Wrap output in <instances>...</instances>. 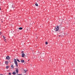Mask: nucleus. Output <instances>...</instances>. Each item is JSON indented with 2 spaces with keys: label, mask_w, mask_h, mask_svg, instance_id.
<instances>
[{
  "label": "nucleus",
  "mask_w": 75,
  "mask_h": 75,
  "mask_svg": "<svg viewBox=\"0 0 75 75\" xmlns=\"http://www.w3.org/2000/svg\"><path fill=\"white\" fill-rule=\"evenodd\" d=\"M14 62L16 66V67H18V64L17 63V62L16 61V60L15 59H14Z\"/></svg>",
  "instance_id": "nucleus-1"
},
{
  "label": "nucleus",
  "mask_w": 75,
  "mask_h": 75,
  "mask_svg": "<svg viewBox=\"0 0 75 75\" xmlns=\"http://www.w3.org/2000/svg\"><path fill=\"white\" fill-rule=\"evenodd\" d=\"M58 30H59V26H57V27L55 28V30L56 31H57Z\"/></svg>",
  "instance_id": "nucleus-2"
},
{
  "label": "nucleus",
  "mask_w": 75,
  "mask_h": 75,
  "mask_svg": "<svg viewBox=\"0 0 75 75\" xmlns=\"http://www.w3.org/2000/svg\"><path fill=\"white\" fill-rule=\"evenodd\" d=\"M25 54H24V53L23 52H22V57H24V55Z\"/></svg>",
  "instance_id": "nucleus-3"
},
{
  "label": "nucleus",
  "mask_w": 75,
  "mask_h": 75,
  "mask_svg": "<svg viewBox=\"0 0 75 75\" xmlns=\"http://www.w3.org/2000/svg\"><path fill=\"white\" fill-rule=\"evenodd\" d=\"M16 74H18V69H16Z\"/></svg>",
  "instance_id": "nucleus-4"
},
{
  "label": "nucleus",
  "mask_w": 75,
  "mask_h": 75,
  "mask_svg": "<svg viewBox=\"0 0 75 75\" xmlns=\"http://www.w3.org/2000/svg\"><path fill=\"white\" fill-rule=\"evenodd\" d=\"M6 58L7 59H10V57L9 56H8L6 57Z\"/></svg>",
  "instance_id": "nucleus-5"
},
{
  "label": "nucleus",
  "mask_w": 75,
  "mask_h": 75,
  "mask_svg": "<svg viewBox=\"0 0 75 75\" xmlns=\"http://www.w3.org/2000/svg\"><path fill=\"white\" fill-rule=\"evenodd\" d=\"M16 72H14L12 73L13 75H16Z\"/></svg>",
  "instance_id": "nucleus-6"
},
{
  "label": "nucleus",
  "mask_w": 75,
  "mask_h": 75,
  "mask_svg": "<svg viewBox=\"0 0 75 75\" xmlns=\"http://www.w3.org/2000/svg\"><path fill=\"white\" fill-rule=\"evenodd\" d=\"M26 74V72H23V75H25Z\"/></svg>",
  "instance_id": "nucleus-7"
},
{
  "label": "nucleus",
  "mask_w": 75,
  "mask_h": 75,
  "mask_svg": "<svg viewBox=\"0 0 75 75\" xmlns=\"http://www.w3.org/2000/svg\"><path fill=\"white\" fill-rule=\"evenodd\" d=\"M5 64H6V65H7V64H8V61H5Z\"/></svg>",
  "instance_id": "nucleus-8"
},
{
  "label": "nucleus",
  "mask_w": 75,
  "mask_h": 75,
  "mask_svg": "<svg viewBox=\"0 0 75 75\" xmlns=\"http://www.w3.org/2000/svg\"><path fill=\"white\" fill-rule=\"evenodd\" d=\"M19 30H22L23 29V28H18Z\"/></svg>",
  "instance_id": "nucleus-9"
},
{
  "label": "nucleus",
  "mask_w": 75,
  "mask_h": 75,
  "mask_svg": "<svg viewBox=\"0 0 75 75\" xmlns=\"http://www.w3.org/2000/svg\"><path fill=\"white\" fill-rule=\"evenodd\" d=\"M21 62H24V60H21Z\"/></svg>",
  "instance_id": "nucleus-10"
},
{
  "label": "nucleus",
  "mask_w": 75,
  "mask_h": 75,
  "mask_svg": "<svg viewBox=\"0 0 75 75\" xmlns=\"http://www.w3.org/2000/svg\"><path fill=\"white\" fill-rule=\"evenodd\" d=\"M13 64H12L11 66V67H12V68H13L14 67H13Z\"/></svg>",
  "instance_id": "nucleus-11"
},
{
  "label": "nucleus",
  "mask_w": 75,
  "mask_h": 75,
  "mask_svg": "<svg viewBox=\"0 0 75 75\" xmlns=\"http://www.w3.org/2000/svg\"><path fill=\"white\" fill-rule=\"evenodd\" d=\"M17 61H18V62H20V61H19V60L17 59Z\"/></svg>",
  "instance_id": "nucleus-12"
},
{
  "label": "nucleus",
  "mask_w": 75,
  "mask_h": 75,
  "mask_svg": "<svg viewBox=\"0 0 75 75\" xmlns=\"http://www.w3.org/2000/svg\"><path fill=\"white\" fill-rule=\"evenodd\" d=\"M35 5L36 6H38V4H35Z\"/></svg>",
  "instance_id": "nucleus-13"
},
{
  "label": "nucleus",
  "mask_w": 75,
  "mask_h": 75,
  "mask_svg": "<svg viewBox=\"0 0 75 75\" xmlns=\"http://www.w3.org/2000/svg\"><path fill=\"white\" fill-rule=\"evenodd\" d=\"M9 67H8V66H6V69H8Z\"/></svg>",
  "instance_id": "nucleus-14"
},
{
  "label": "nucleus",
  "mask_w": 75,
  "mask_h": 75,
  "mask_svg": "<svg viewBox=\"0 0 75 75\" xmlns=\"http://www.w3.org/2000/svg\"><path fill=\"white\" fill-rule=\"evenodd\" d=\"M24 72H27V70L26 69H24Z\"/></svg>",
  "instance_id": "nucleus-15"
},
{
  "label": "nucleus",
  "mask_w": 75,
  "mask_h": 75,
  "mask_svg": "<svg viewBox=\"0 0 75 75\" xmlns=\"http://www.w3.org/2000/svg\"><path fill=\"white\" fill-rule=\"evenodd\" d=\"M45 44H46V45L48 44V42H46Z\"/></svg>",
  "instance_id": "nucleus-16"
},
{
  "label": "nucleus",
  "mask_w": 75,
  "mask_h": 75,
  "mask_svg": "<svg viewBox=\"0 0 75 75\" xmlns=\"http://www.w3.org/2000/svg\"><path fill=\"white\" fill-rule=\"evenodd\" d=\"M3 37L4 39H5V38H6L5 37V36H3Z\"/></svg>",
  "instance_id": "nucleus-17"
},
{
  "label": "nucleus",
  "mask_w": 75,
  "mask_h": 75,
  "mask_svg": "<svg viewBox=\"0 0 75 75\" xmlns=\"http://www.w3.org/2000/svg\"><path fill=\"white\" fill-rule=\"evenodd\" d=\"M8 75H11V73H8Z\"/></svg>",
  "instance_id": "nucleus-18"
},
{
  "label": "nucleus",
  "mask_w": 75,
  "mask_h": 75,
  "mask_svg": "<svg viewBox=\"0 0 75 75\" xmlns=\"http://www.w3.org/2000/svg\"><path fill=\"white\" fill-rule=\"evenodd\" d=\"M11 33H14V31H12Z\"/></svg>",
  "instance_id": "nucleus-19"
},
{
  "label": "nucleus",
  "mask_w": 75,
  "mask_h": 75,
  "mask_svg": "<svg viewBox=\"0 0 75 75\" xmlns=\"http://www.w3.org/2000/svg\"><path fill=\"white\" fill-rule=\"evenodd\" d=\"M4 40L5 41V42H6V39H4Z\"/></svg>",
  "instance_id": "nucleus-20"
},
{
  "label": "nucleus",
  "mask_w": 75,
  "mask_h": 75,
  "mask_svg": "<svg viewBox=\"0 0 75 75\" xmlns=\"http://www.w3.org/2000/svg\"><path fill=\"white\" fill-rule=\"evenodd\" d=\"M29 75V74H26V75Z\"/></svg>",
  "instance_id": "nucleus-21"
},
{
  "label": "nucleus",
  "mask_w": 75,
  "mask_h": 75,
  "mask_svg": "<svg viewBox=\"0 0 75 75\" xmlns=\"http://www.w3.org/2000/svg\"><path fill=\"white\" fill-rule=\"evenodd\" d=\"M16 75H21V74H18H18H17Z\"/></svg>",
  "instance_id": "nucleus-22"
},
{
  "label": "nucleus",
  "mask_w": 75,
  "mask_h": 75,
  "mask_svg": "<svg viewBox=\"0 0 75 75\" xmlns=\"http://www.w3.org/2000/svg\"><path fill=\"white\" fill-rule=\"evenodd\" d=\"M0 75H3V74H0Z\"/></svg>",
  "instance_id": "nucleus-23"
},
{
  "label": "nucleus",
  "mask_w": 75,
  "mask_h": 75,
  "mask_svg": "<svg viewBox=\"0 0 75 75\" xmlns=\"http://www.w3.org/2000/svg\"><path fill=\"white\" fill-rule=\"evenodd\" d=\"M1 32H0V34H1Z\"/></svg>",
  "instance_id": "nucleus-24"
},
{
  "label": "nucleus",
  "mask_w": 75,
  "mask_h": 75,
  "mask_svg": "<svg viewBox=\"0 0 75 75\" xmlns=\"http://www.w3.org/2000/svg\"><path fill=\"white\" fill-rule=\"evenodd\" d=\"M0 10H1V8H0Z\"/></svg>",
  "instance_id": "nucleus-25"
},
{
  "label": "nucleus",
  "mask_w": 75,
  "mask_h": 75,
  "mask_svg": "<svg viewBox=\"0 0 75 75\" xmlns=\"http://www.w3.org/2000/svg\"><path fill=\"white\" fill-rule=\"evenodd\" d=\"M28 61H29V60H28Z\"/></svg>",
  "instance_id": "nucleus-26"
}]
</instances>
